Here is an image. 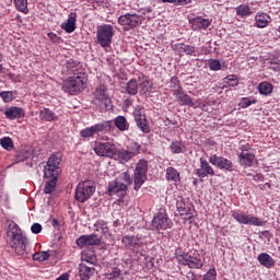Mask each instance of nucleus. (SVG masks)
I'll list each match as a JSON object with an SVG mask.
<instances>
[{"label":"nucleus","mask_w":280,"mask_h":280,"mask_svg":"<svg viewBox=\"0 0 280 280\" xmlns=\"http://www.w3.org/2000/svg\"><path fill=\"white\" fill-rule=\"evenodd\" d=\"M60 163H62L60 153H52L48 158L44 166V178L48 179L44 188V194H54L58 185V176H60Z\"/></svg>","instance_id":"obj_1"},{"label":"nucleus","mask_w":280,"mask_h":280,"mask_svg":"<svg viewBox=\"0 0 280 280\" xmlns=\"http://www.w3.org/2000/svg\"><path fill=\"white\" fill-rule=\"evenodd\" d=\"M7 235L10 237L11 247L15 250L16 255L23 257L27 249V237L21 233L19 224L15 222L9 223Z\"/></svg>","instance_id":"obj_2"},{"label":"nucleus","mask_w":280,"mask_h":280,"mask_svg":"<svg viewBox=\"0 0 280 280\" xmlns=\"http://www.w3.org/2000/svg\"><path fill=\"white\" fill-rule=\"evenodd\" d=\"M128 185H132V177L128 172L121 173L114 182L108 184L107 194L109 196H119L118 202H124Z\"/></svg>","instance_id":"obj_3"},{"label":"nucleus","mask_w":280,"mask_h":280,"mask_svg":"<svg viewBox=\"0 0 280 280\" xmlns=\"http://www.w3.org/2000/svg\"><path fill=\"white\" fill-rule=\"evenodd\" d=\"M86 82V74L79 73L77 77L71 75L62 84V91L69 93V95H78L81 91H84V83Z\"/></svg>","instance_id":"obj_4"},{"label":"nucleus","mask_w":280,"mask_h":280,"mask_svg":"<svg viewBox=\"0 0 280 280\" xmlns=\"http://www.w3.org/2000/svg\"><path fill=\"white\" fill-rule=\"evenodd\" d=\"M148 160L141 159L136 164L135 173H133V189L135 191H139L141 187H143V183L148 180Z\"/></svg>","instance_id":"obj_5"},{"label":"nucleus","mask_w":280,"mask_h":280,"mask_svg":"<svg viewBox=\"0 0 280 280\" xmlns=\"http://www.w3.org/2000/svg\"><path fill=\"white\" fill-rule=\"evenodd\" d=\"M115 36V30L110 24H103L97 26L96 30V43L102 46L104 49L110 47L113 43V37Z\"/></svg>","instance_id":"obj_6"},{"label":"nucleus","mask_w":280,"mask_h":280,"mask_svg":"<svg viewBox=\"0 0 280 280\" xmlns=\"http://www.w3.org/2000/svg\"><path fill=\"white\" fill-rule=\"evenodd\" d=\"M93 104L101 110H110V96L108 95V88L106 85L101 84L95 89Z\"/></svg>","instance_id":"obj_7"},{"label":"nucleus","mask_w":280,"mask_h":280,"mask_svg":"<svg viewBox=\"0 0 280 280\" xmlns=\"http://www.w3.org/2000/svg\"><path fill=\"white\" fill-rule=\"evenodd\" d=\"M95 194V184L92 180L80 182L75 189L77 202H86Z\"/></svg>","instance_id":"obj_8"},{"label":"nucleus","mask_w":280,"mask_h":280,"mask_svg":"<svg viewBox=\"0 0 280 280\" xmlns=\"http://www.w3.org/2000/svg\"><path fill=\"white\" fill-rule=\"evenodd\" d=\"M232 218L238 222V224H245L250 226H265L266 221L259 217L253 214H246L244 211H232Z\"/></svg>","instance_id":"obj_9"},{"label":"nucleus","mask_w":280,"mask_h":280,"mask_svg":"<svg viewBox=\"0 0 280 280\" xmlns=\"http://www.w3.org/2000/svg\"><path fill=\"white\" fill-rule=\"evenodd\" d=\"M173 225L174 223H172V220L170 217H167L165 209H160L151 222L152 229L159 233H161V231H167V229H172Z\"/></svg>","instance_id":"obj_10"},{"label":"nucleus","mask_w":280,"mask_h":280,"mask_svg":"<svg viewBox=\"0 0 280 280\" xmlns=\"http://www.w3.org/2000/svg\"><path fill=\"white\" fill-rule=\"evenodd\" d=\"M176 259L178 264H182V266H188V268L192 269H200L202 266H205L202 259L191 256L185 252H176Z\"/></svg>","instance_id":"obj_11"},{"label":"nucleus","mask_w":280,"mask_h":280,"mask_svg":"<svg viewBox=\"0 0 280 280\" xmlns=\"http://www.w3.org/2000/svg\"><path fill=\"white\" fill-rule=\"evenodd\" d=\"M139 152H141V144L133 142L131 145L127 147V149L117 150L116 154L118 156V161L121 163H128L130 160L135 159Z\"/></svg>","instance_id":"obj_12"},{"label":"nucleus","mask_w":280,"mask_h":280,"mask_svg":"<svg viewBox=\"0 0 280 280\" xmlns=\"http://www.w3.org/2000/svg\"><path fill=\"white\" fill-rule=\"evenodd\" d=\"M113 128V121L107 120L103 122L95 124L94 126L86 127L80 131V136L84 139H89V137H93L97 135V132H108Z\"/></svg>","instance_id":"obj_13"},{"label":"nucleus","mask_w":280,"mask_h":280,"mask_svg":"<svg viewBox=\"0 0 280 280\" xmlns=\"http://www.w3.org/2000/svg\"><path fill=\"white\" fill-rule=\"evenodd\" d=\"M118 23L126 30H132L143 23V18L136 13H126L118 18Z\"/></svg>","instance_id":"obj_14"},{"label":"nucleus","mask_w":280,"mask_h":280,"mask_svg":"<svg viewBox=\"0 0 280 280\" xmlns=\"http://www.w3.org/2000/svg\"><path fill=\"white\" fill-rule=\"evenodd\" d=\"M94 152L97 156L113 159V156L117 155V145L113 142H98L94 147Z\"/></svg>","instance_id":"obj_15"},{"label":"nucleus","mask_w":280,"mask_h":280,"mask_svg":"<svg viewBox=\"0 0 280 280\" xmlns=\"http://www.w3.org/2000/svg\"><path fill=\"white\" fill-rule=\"evenodd\" d=\"M209 163L223 172H235V165L233 162L224 156L213 154L209 158Z\"/></svg>","instance_id":"obj_16"},{"label":"nucleus","mask_w":280,"mask_h":280,"mask_svg":"<svg viewBox=\"0 0 280 280\" xmlns=\"http://www.w3.org/2000/svg\"><path fill=\"white\" fill-rule=\"evenodd\" d=\"M98 235L100 234L81 235L77 238L75 244L80 248H83V246H100V244H102V240Z\"/></svg>","instance_id":"obj_17"},{"label":"nucleus","mask_w":280,"mask_h":280,"mask_svg":"<svg viewBox=\"0 0 280 280\" xmlns=\"http://www.w3.org/2000/svg\"><path fill=\"white\" fill-rule=\"evenodd\" d=\"M121 244L129 250H137L142 246L143 240L139 235H125L121 237Z\"/></svg>","instance_id":"obj_18"},{"label":"nucleus","mask_w":280,"mask_h":280,"mask_svg":"<svg viewBox=\"0 0 280 280\" xmlns=\"http://www.w3.org/2000/svg\"><path fill=\"white\" fill-rule=\"evenodd\" d=\"M62 73L66 75H74L78 77L79 73H84L82 71V65L79 61L70 59L66 61L62 66Z\"/></svg>","instance_id":"obj_19"},{"label":"nucleus","mask_w":280,"mask_h":280,"mask_svg":"<svg viewBox=\"0 0 280 280\" xmlns=\"http://www.w3.org/2000/svg\"><path fill=\"white\" fill-rule=\"evenodd\" d=\"M200 166L196 170V175L198 178H207V176H215V171L209 165V162L205 158L199 160Z\"/></svg>","instance_id":"obj_20"},{"label":"nucleus","mask_w":280,"mask_h":280,"mask_svg":"<svg viewBox=\"0 0 280 280\" xmlns=\"http://www.w3.org/2000/svg\"><path fill=\"white\" fill-rule=\"evenodd\" d=\"M189 24L194 32H202V30H209V27L211 26V20L202 16H197L190 19Z\"/></svg>","instance_id":"obj_21"},{"label":"nucleus","mask_w":280,"mask_h":280,"mask_svg":"<svg viewBox=\"0 0 280 280\" xmlns=\"http://www.w3.org/2000/svg\"><path fill=\"white\" fill-rule=\"evenodd\" d=\"M77 21H78V13L71 12L68 15V19L66 20V22L61 23L60 27H61V30L67 32V34H73V32H75Z\"/></svg>","instance_id":"obj_22"},{"label":"nucleus","mask_w":280,"mask_h":280,"mask_svg":"<svg viewBox=\"0 0 280 280\" xmlns=\"http://www.w3.org/2000/svg\"><path fill=\"white\" fill-rule=\"evenodd\" d=\"M174 51L178 56H196V47L187 44H175L174 45Z\"/></svg>","instance_id":"obj_23"},{"label":"nucleus","mask_w":280,"mask_h":280,"mask_svg":"<svg viewBox=\"0 0 280 280\" xmlns=\"http://www.w3.org/2000/svg\"><path fill=\"white\" fill-rule=\"evenodd\" d=\"M152 80H150V77H139L138 78V90H140V95H145V93H150L152 91Z\"/></svg>","instance_id":"obj_24"},{"label":"nucleus","mask_w":280,"mask_h":280,"mask_svg":"<svg viewBox=\"0 0 280 280\" xmlns=\"http://www.w3.org/2000/svg\"><path fill=\"white\" fill-rule=\"evenodd\" d=\"M254 162H255V153L241 152L238 154V163L242 167H253Z\"/></svg>","instance_id":"obj_25"},{"label":"nucleus","mask_w":280,"mask_h":280,"mask_svg":"<svg viewBox=\"0 0 280 280\" xmlns=\"http://www.w3.org/2000/svg\"><path fill=\"white\" fill-rule=\"evenodd\" d=\"M4 115L7 119H21L22 117H25V110L21 107L12 106L4 110Z\"/></svg>","instance_id":"obj_26"},{"label":"nucleus","mask_w":280,"mask_h":280,"mask_svg":"<svg viewBox=\"0 0 280 280\" xmlns=\"http://www.w3.org/2000/svg\"><path fill=\"white\" fill-rule=\"evenodd\" d=\"M175 97L180 106L194 107V100H191V96L186 94L183 89L175 92Z\"/></svg>","instance_id":"obj_27"},{"label":"nucleus","mask_w":280,"mask_h":280,"mask_svg":"<svg viewBox=\"0 0 280 280\" xmlns=\"http://www.w3.org/2000/svg\"><path fill=\"white\" fill-rule=\"evenodd\" d=\"M257 259L260 266H264L265 268H272V266L276 264L275 258H272V256H270L268 253H260Z\"/></svg>","instance_id":"obj_28"},{"label":"nucleus","mask_w":280,"mask_h":280,"mask_svg":"<svg viewBox=\"0 0 280 280\" xmlns=\"http://www.w3.org/2000/svg\"><path fill=\"white\" fill-rule=\"evenodd\" d=\"M93 272H95V268L89 267L84 264L79 265V277L81 280H89L93 277Z\"/></svg>","instance_id":"obj_29"},{"label":"nucleus","mask_w":280,"mask_h":280,"mask_svg":"<svg viewBox=\"0 0 280 280\" xmlns=\"http://www.w3.org/2000/svg\"><path fill=\"white\" fill-rule=\"evenodd\" d=\"M256 26L264 28L268 27V24L271 23L272 19L267 13H257L255 16Z\"/></svg>","instance_id":"obj_30"},{"label":"nucleus","mask_w":280,"mask_h":280,"mask_svg":"<svg viewBox=\"0 0 280 280\" xmlns=\"http://www.w3.org/2000/svg\"><path fill=\"white\" fill-rule=\"evenodd\" d=\"M166 180L174 183V185H178L180 183V173L172 166L166 168Z\"/></svg>","instance_id":"obj_31"},{"label":"nucleus","mask_w":280,"mask_h":280,"mask_svg":"<svg viewBox=\"0 0 280 280\" xmlns=\"http://www.w3.org/2000/svg\"><path fill=\"white\" fill-rule=\"evenodd\" d=\"M125 93L127 95H137L139 93V82L136 79L129 80L125 86Z\"/></svg>","instance_id":"obj_32"},{"label":"nucleus","mask_w":280,"mask_h":280,"mask_svg":"<svg viewBox=\"0 0 280 280\" xmlns=\"http://www.w3.org/2000/svg\"><path fill=\"white\" fill-rule=\"evenodd\" d=\"M39 119H42V121H56L58 116L49 108H44L39 112Z\"/></svg>","instance_id":"obj_33"},{"label":"nucleus","mask_w":280,"mask_h":280,"mask_svg":"<svg viewBox=\"0 0 280 280\" xmlns=\"http://www.w3.org/2000/svg\"><path fill=\"white\" fill-rule=\"evenodd\" d=\"M114 124H115L116 128L118 130H120V132H126V130H128V128H130V124H128V120L124 116H117L114 119Z\"/></svg>","instance_id":"obj_34"},{"label":"nucleus","mask_w":280,"mask_h":280,"mask_svg":"<svg viewBox=\"0 0 280 280\" xmlns=\"http://www.w3.org/2000/svg\"><path fill=\"white\" fill-rule=\"evenodd\" d=\"M82 261H86V264H95L97 261V256H95V252L88 249L82 252L81 254Z\"/></svg>","instance_id":"obj_35"},{"label":"nucleus","mask_w":280,"mask_h":280,"mask_svg":"<svg viewBox=\"0 0 280 280\" xmlns=\"http://www.w3.org/2000/svg\"><path fill=\"white\" fill-rule=\"evenodd\" d=\"M28 159H32V151L30 150H20L15 154V163H23Z\"/></svg>","instance_id":"obj_36"},{"label":"nucleus","mask_w":280,"mask_h":280,"mask_svg":"<svg viewBox=\"0 0 280 280\" xmlns=\"http://www.w3.org/2000/svg\"><path fill=\"white\" fill-rule=\"evenodd\" d=\"M170 148L173 154H183V152H185V144L183 141L173 140Z\"/></svg>","instance_id":"obj_37"},{"label":"nucleus","mask_w":280,"mask_h":280,"mask_svg":"<svg viewBox=\"0 0 280 280\" xmlns=\"http://www.w3.org/2000/svg\"><path fill=\"white\" fill-rule=\"evenodd\" d=\"M94 231L100 233L101 235H107L108 233V225L104 220H98L94 223Z\"/></svg>","instance_id":"obj_38"},{"label":"nucleus","mask_w":280,"mask_h":280,"mask_svg":"<svg viewBox=\"0 0 280 280\" xmlns=\"http://www.w3.org/2000/svg\"><path fill=\"white\" fill-rule=\"evenodd\" d=\"M272 89H273L272 84L267 81H262L258 85V91L260 95H270L272 93Z\"/></svg>","instance_id":"obj_39"},{"label":"nucleus","mask_w":280,"mask_h":280,"mask_svg":"<svg viewBox=\"0 0 280 280\" xmlns=\"http://www.w3.org/2000/svg\"><path fill=\"white\" fill-rule=\"evenodd\" d=\"M16 95H18L16 91L0 92V97L5 104L10 102H14V100H16Z\"/></svg>","instance_id":"obj_40"},{"label":"nucleus","mask_w":280,"mask_h":280,"mask_svg":"<svg viewBox=\"0 0 280 280\" xmlns=\"http://www.w3.org/2000/svg\"><path fill=\"white\" fill-rule=\"evenodd\" d=\"M223 89H226V86H237L240 84V79H237V75L235 74H229L223 79Z\"/></svg>","instance_id":"obj_41"},{"label":"nucleus","mask_w":280,"mask_h":280,"mask_svg":"<svg viewBox=\"0 0 280 280\" xmlns=\"http://www.w3.org/2000/svg\"><path fill=\"white\" fill-rule=\"evenodd\" d=\"M168 89L173 92V95H176V91H182L180 81L177 77H172L168 82Z\"/></svg>","instance_id":"obj_42"},{"label":"nucleus","mask_w":280,"mask_h":280,"mask_svg":"<svg viewBox=\"0 0 280 280\" xmlns=\"http://www.w3.org/2000/svg\"><path fill=\"white\" fill-rule=\"evenodd\" d=\"M14 5L19 12L30 14V9H27V0H14Z\"/></svg>","instance_id":"obj_43"},{"label":"nucleus","mask_w":280,"mask_h":280,"mask_svg":"<svg viewBox=\"0 0 280 280\" xmlns=\"http://www.w3.org/2000/svg\"><path fill=\"white\" fill-rule=\"evenodd\" d=\"M236 14L238 16H250V14H253V11L250 10L249 5L241 4L236 8Z\"/></svg>","instance_id":"obj_44"},{"label":"nucleus","mask_w":280,"mask_h":280,"mask_svg":"<svg viewBox=\"0 0 280 280\" xmlns=\"http://www.w3.org/2000/svg\"><path fill=\"white\" fill-rule=\"evenodd\" d=\"M0 145L3 148V150H7L10 152V150L14 148V142L10 137H3L2 139H0Z\"/></svg>","instance_id":"obj_45"},{"label":"nucleus","mask_w":280,"mask_h":280,"mask_svg":"<svg viewBox=\"0 0 280 280\" xmlns=\"http://www.w3.org/2000/svg\"><path fill=\"white\" fill-rule=\"evenodd\" d=\"M196 213L194 206H186L184 211L179 212L180 215H185V220H191Z\"/></svg>","instance_id":"obj_46"},{"label":"nucleus","mask_w":280,"mask_h":280,"mask_svg":"<svg viewBox=\"0 0 280 280\" xmlns=\"http://www.w3.org/2000/svg\"><path fill=\"white\" fill-rule=\"evenodd\" d=\"M50 255L47 252H39L33 254V260L34 261H47L49 259Z\"/></svg>","instance_id":"obj_47"},{"label":"nucleus","mask_w":280,"mask_h":280,"mask_svg":"<svg viewBox=\"0 0 280 280\" xmlns=\"http://www.w3.org/2000/svg\"><path fill=\"white\" fill-rule=\"evenodd\" d=\"M253 104H257V100H250L248 97H242L240 100L238 106L241 108H248V106H253Z\"/></svg>","instance_id":"obj_48"},{"label":"nucleus","mask_w":280,"mask_h":280,"mask_svg":"<svg viewBox=\"0 0 280 280\" xmlns=\"http://www.w3.org/2000/svg\"><path fill=\"white\" fill-rule=\"evenodd\" d=\"M208 66L210 71H220L222 69V63L218 59H210Z\"/></svg>","instance_id":"obj_49"},{"label":"nucleus","mask_w":280,"mask_h":280,"mask_svg":"<svg viewBox=\"0 0 280 280\" xmlns=\"http://www.w3.org/2000/svg\"><path fill=\"white\" fill-rule=\"evenodd\" d=\"M138 128L141 130V132L148 133L150 132V126L148 125V120H140L137 122Z\"/></svg>","instance_id":"obj_50"},{"label":"nucleus","mask_w":280,"mask_h":280,"mask_svg":"<svg viewBox=\"0 0 280 280\" xmlns=\"http://www.w3.org/2000/svg\"><path fill=\"white\" fill-rule=\"evenodd\" d=\"M163 3H174V5H189L191 0H162Z\"/></svg>","instance_id":"obj_51"},{"label":"nucleus","mask_w":280,"mask_h":280,"mask_svg":"<svg viewBox=\"0 0 280 280\" xmlns=\"http://www.w3.org/2000/svg\"><path fill=\"white\" fill-rule=\"evenodd\" d=\"M217 277H218V272L215 271L214 268H212V269H209V271L206 275H203L202 280H215Z\"/></svg>","instance_id":"obj_52"},{"label":"nucleus","mask_w":280,"mask_h":280,"mask_svg":"<svg viewBox=\"0 0 280 280\" xmlns=\"http://www.w3.org/2000/svg\"><path fill=\"white\" fill-rule=\"evenodd\" d=\"M133 117H135L136 124H138L139 121H145V114H143V112H141V109L135 110Z\"/></svg>","instance_id":"obj_53"},{"label":"nucleus","mask_w":280,"mask_h":280,"mask_svg":"<svg viewBox=\"0 0 280 280\" xmlns=\"http://www.w3.org/2000/svg\"><path fill=\"white\" fill-rule=\"evenodd\" d=\"M118 277H121V270L119 268H114L107 272V279H118Z\"/></svg>","instance_id":"obj_54"},{"label":"nucleus","mask_w":280,"mask_h":280,"mask_svg":"<svg viewBox=\"0 0 280 280\" xmlns=\"http://www.w3.org/2000/svg\"><path fill=\"white\" fill-rule=\"evenodd\" d=\"M49 40H51V43H62V37L58 36L56 33L50 32L47 34Z\"/></svg>","instance_id":"obj_55"},{"label":"nucleus","mask_w":280,"mask_h":280,"mask_svg":"<svg viewBox=\"0 0 280 280\" xmlns=\"http://www.w3.org/2000/svg\"><path fill=\"white\" fill-rule=\"evenodd\" d=\"M176 207H177L178 213H182L189 206H187V203H185V201L180 199V200H177Z\"/></svg>","instance_id":"obj_56"},{"label":"nucleus","mask_w":280,"mask_h":280,"mask_svg":"<svg viewBox=\"0 0 280 280\" xmlns=\"http://www.w3.org/2000/svg\"><path fill=\"white\" fill-rule=\"evenodd\" d=\"M31 231H32V233H34V235H38V233H40L43 231V225H40V223H34L31 226Z\"/></svg>","instance_id":"obj_57"},{"label":"nucleus","mask_w":280,"mask_h":280,"mask_svg":"<svg viewBox=\"0 0 280 280\" xmlns=\"http://www.w3.org/2000/svg\"><path fill=\"white\" fill-rule=\"evenodd\" d=\"M51 226H54V229H57V231H60V222L58 221V219H52L50 221Z\"/></svg>","instance_id":"obj_58"},{"label":"nucleus","mask_w":280,"mask_h":280,"mask_svg":"<svg viewBox=\"0 0 280 280\" xmlns=\"http://www.w3.org/2000/svg\"><path fill=\"white\" fill-rule=\"evenodd\" d=\"M241 152H250V144L241 145Z\"/></svg>","instance_id":"obj_59"},{"label":"nucleus","mask_w":280,"mask_h":280,"mask_svg":"<svg viewBox=\"0 0 280 280\" xmlns=\"http://www.w3.org/2000/svg\"><path fill=\"white\" fill-rule=\"evenodd\" d=\"M254 180L259 182V183H264V175H261V174L255 175Z\"/></svg>","instance_id":"obj_60"},{"label":"nucleus","mask_w":280,"mask_h":280,"mask_svg":"<svg viewBox=\"0 0 280 280\" xmlns=\"http://www.w3.org/2000/svg\"><path fill=\"white\" fill-rule=\"evenodd\" d=\"M147 266L148 268H154V261H152V258H147Z\"/></svg>","instance_id":"obj_61"},{"label":"nucleus","mask_w":280,"mask_h":280,"mask_svg":"<svg viewBox=\"0 0 280 280\" xmlns=\"http://www.w3.org/2000/svg\"><path fill=\"white\" fill-rule=\"evenodd\" d=\"M56 280H69V275L68 273H63L59 278H57Z\"/></svg>","instance_id":"obj_62"},{"label":"nucleus","mask_w":280,"mask_h":280,"mask_svg":"<svg viewBox=\"0 0 280 280\" xmlns=\"http://www.w3.org/2000/svg\"><path fill=\"white\" fill-rule=\"evenodd\" d=\"M0 62H3V54L0 52ZM3 71V65L0 63V73Z\"/></svg>","instance_id":"obj_63"},{"label":"nucleus","mask_w":280,"mask_h":280,"mask_svg":"<svg viewBox=\"0 0 280 280\" xmlns=\"http://www.w3.org/2000/svg\"><path fill=\"white\" fill-rule=\"evenodd\" d=\"M277 31L280 32V25L278 26Z\"/></svg>","instance_id":"obj_64"}]
</instances>
